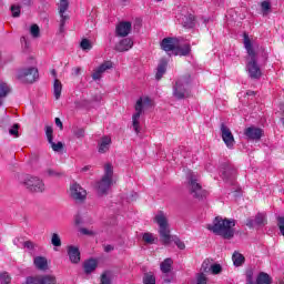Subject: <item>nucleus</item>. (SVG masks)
I'll use <instances>...</instances> for the list:
<instances>
[{"label":"nucleus","instance_id":"f257e3e1","mask_svg":"<svg viewBox=\"0 0 284 284\" xmlns=\"http://www.w3.org/2000/svg\"><path fill=\"white\" fill-rule=\"evenodd\" d=\"M153 221L159 225V234L163 245H170V242L173 241L179 250H185V243L181 241V239L178 236H171L170 221L168 220V214L165 212L158 211Z\"/></svg>","mask_w":284,"mask_h":284},{"label":"nucleus","instance_id":"f03ea898","mask_svg":"<svg viewBox=\"0 0 284 284\" xmlns=\"http://www.w3.org/2000/svg\"><path fill=\"white\" fill-rule=\"evenodd\" d=\"M236 226V220L223 219L221 216H216L213 220L212 224H207L206 229L216 236H222L226 241L234 239V227Z\"/></svg>","mask_w":284,"mask_h":284},{"label":"nucleus","instance_id":"7ed1b4c3","mask_svg":"<svg viewBox=\"0 0 284 284\" xmlns=\"http://www.w3.org/2000/svg\"><path fill=\"white\" fill-rule=\"evenodd\" d=\"M244 48L248 54L246 70L251 79H261V67L256 62V52L254 51V45H252V40H250V36L244 33Z\"/></svg>","mask_w":284,"mask_h":284},{"label":"nucleus","instance_id":"20e7f679","mask_svg":"<svg viewBox=\"0 0 284 284\" xmlns=\"http://www.w3.org/2000/svg\"><path fill=\"white\" fill-rule=\"evenodd\" d=\"M114 185V169L112 164L106 163L104 165V174L102 179L97 182L95 187L99 194H108V191Z\"/></svg>","mask_w":284,"mask_h":284},{"label":"nucleus","instance_id":"39448f33","mask_svg":"<svg viewBox=\"0 0 284 284\" xmlns=\"http://www.w3.org/2000/svg\"><path fill=\"white\" fill-rule=\"evenodd\" d=\"M152 105V100L150 98L144 97L140 98L136 103H135V113L132 116V125L134 129V132L139 134L141 132V126H140V119L141 114H143V111L148 108H151Z\"/></svg>","mask_w":284,"mask_h":284},{"label":"nucleus","instance_id":"423d86ee","mask_svg":"<svg viewBox=\"0 0 284 284\" xmlns=\"http://www.w3.org/2000/svg\"><path fill=\"white\" fill-rule=\"evenodd\" d=\"M20 183L29 192H33V193H37V194H39L41 192H45V183L39 176L24 175L20 180Z\"/></svg>","mask_w":284,"mask_h":284},{"label":"nucleus","instance_id":"0eeeda50","mask_svg":"<svg viewBox=\"0 0 284 284\" xmlns=\"http://www.w3.org/2000/svg\"><path fill=\"white\" fill-rule=\"evenodd\" d=\"M173 97L179 101L190 97V75L180 78L173 87Z\"/></svg>","mask_w":284,"mask_h":284},{"label":"nucleus","instance_id":"6e6552de","mask_svg":"<svg viewBox=\"0 0 284 284\" xmlns=\"http://www.w3.org/2000/svg\"><path fill=\"white\" fill-rule=\"evenodd\" d=\"M189 190L194 199H205L207 196V191L203 190L201 183H199V175L195 173H190L187 176Z\"/></svg>","mask_w":284,"mask_h":284},{"label":"nucleus","instance_id":"1a4fd4ad","mask_svg":"<svg viewBox=\"0 0 284 284\" xmlns=\"http://www.w3.org/2000/svg\"><path fill=\"white\" fill-rule=\"evenodd\" d=\"M18 79L21 83H34L39 79V70L34 67L21 69L18 72Z\"/></svg>","mask_w":284,"mask_h":284},{"label":"nucleus","instance_id":"9d476101","mask_svg":"<svg viewBox=\"0 0 284 284\" xmlns=\"http://www.w3.org/2000/svg\"><path fill=\"white\" fill-rule=\"evenodd\" d=\"M70 196L73 201H85L88 192L81 186V184L73 183L70 186Z\"/></svg>","mask_w":284,"mask_h":284},{"label":"nucleus","instance_id":"9b49d317","mask_svg":"<svg viewBox=\"0 0 284 284\" xmlns=\"http://www.w3.org/2000/svg\"><path fill=\"white\" fill-rule=\"evenodd\" d=\"M222 140L224 141L226 148H234V135L230 128H227L224 123L221 124Z\"/></svg>","mask_w":284,"mask_h":284},{"label":"nucleus","instance_id":"f8f14e48","mask_svg":"<svg viewBox=\"0 0 284 284\" xmlns=\"http://www.w3.org/2000/svg\"><path fill=\"white\" fill-rule=\"evenodd\" d=\"M67 254L69 256V260L74 265L79 264L81 262V251L74 245H69L67 247Z\"/></svg>","mask_w":284,"mask_h":284},{"label":"nucleus","instance_id":"ddd939ff","mask_svg":"<svg viewBox=\"0 0 284 284\" xmlns=\"http://www.w3.org/2000/svg\"><path fill=\"white\" fill-rule=\"evenodd\" d=\"M244 134L250 141H260L263 131L256 126H248L244 130Z\"/></svg>","mask_w":284,"mask_h":284},{"label":"nucleus","instance_id":"4468645a","mask_svg":"<svg viewBox=\"0 0 284 284\" xmlns=\"http://www.w3.org/2000/svg\"><path fill=\"white\" fill-rule=\"evenodd\" d=\"M106 70H112V62L105 61L97 68L92 74L93 81H99Z\"/></svg>","mask_w":284,"mask_h":284},{"label":"nucleus","instance_id":"2eb2a0df","mask_svg":"<svg viewBox=\"0 0 284 284\" xmlns=\"http://www.w3.org/2000/svg\"><path fill=\"white\" fill-rule=\"evenodd\" d=\"M254 225H267V215H265L264 213H257L255 216V220L253 219H248L246 221V226L247 227H254Z\"/></svg>","mask_w":284,"mask_h":284},{"label":"nucleus","instance_id":"dca6fc26","mask_svg":"<svg viewBox=\"0 0 284 284\" xmlns=\"http://www.w3.org/2000/svg\"><path fill=\"white\" fill-rule=\"evenodd\" d=\"M132 31V23L131 22H120L115 28L116 37H128Z\"/></svg>","mask_w":284,"mask_h":284},{"label":"nucleus","instance_id":"f3484780","mask_svg":"<svg viewBox=\"0 0 284 284\" xmlns=\"http://www.w3.org/2000/svg\"><path fill=\"white\" fill-rule=\"evenodd\" d=\"M110 145H112V139L108 135L101 138L98 143V152L100 154H105L110 150Z\"/></svg>","mask_w":284,"mask_h":284},{"label":"nucleus","instance_id":"a211bd4d","mask_svg":"<svg viewBox=\"0 0 284 284\" xmlns=\"http://www.w3.org/2000/svg\"><path fill=\"white\" fill-rule=\"evenodd\" d=\"M133 45L134 41H132V39L124 38L115 45V50L116 52H128Z\"/></svg>","mask_w":284,"mask_h":284},{"label":"nucleus","instance_id":"6ab92c4d","mask_svg":"<svg viewBox=\"0 0 284 284\" xmlns=\"http://www.w3.org/2000/svg\"><path fill=\"white\" fill-rule=\"evenodd\" d=\"M161 48L164 52H175L176 43L174 42V38H164L161 42Z\"/></svg>","mask_w":284,"mask_h":284},{"label":"nucleus","instance_id":"aec40b11","mask_svg":"<svg viewBox=\"0 0 284 284\" xmlns=\"http://www.w3.org/2000/svg\"><path fill=\"white\" fill-rule=\"evenodd\" d=\"M33 264L37 270H40L41 272H45V270H48V258H45L44 256L34 257Z\"/></svg>","mask_w":284,"mask_h":284},{"label":"nucleus","instance_id":"412c9836","mask_svg":"<svg viewBox=\"0 0 284 284\" xmlns=\"http://www.w3.org/2000/svg\"><path fill=\"white\" fill-rule=\"evenodd\" d=\"M166 70H168V61L161 60L159 65H158V71H156V74H155V79L158 81H161V79H163V74H165Z\"/></svg>","mask_w":284,"mask_h":284},{"label":"nucleus","instance_id":"4be33fe9","mask_svg":"<svg viewBox=\"0 0 284 284\" xmlns=\"http://www.w3.org/2000/svg\"><path fill=\"white\" fill-rule=\"evenodd\" d=\"M98 262L94 258L88 260L83 264L84 273L92 274L97 270Z\"/></svg>","mask_w":284,"mask_h":284},{"label":"nucleus","instance_id":"5701e85b","mask_svg":"<svg viewBox=\"0 0 284 284\" xmlns=\"http://www.w3.org/2000/svg\"><path fill=\"white\" fill-rule=\"evenodd\" d=\"M191 47L189 43H185L183 45L176 47L175 48V55L178 57H187V54H190L191 52Z\"/></svg>","mask_w":284,"mask_h":284},{"label":"nucleus","instance_id":"b1692460","mask_svg":"<svg viewBox=\"0 0 284 284\" xmlns=\"http://www.w3.org/2000/svg\"><path fill=\"white\" fill-rule=\"evenodd\" d=\"M62 90H63V84L59 81V79H55L53 83V97L54 99H57V101L61 99Z\"/></svg>","mask_w":284,"mask_h":284},{"label":"nucleus","instance_id":"393cba45","mask_svg":"<svg viewBox=\"0 0 284 284\" xmlns=\"http://www.w3.org/2000/svg\"><path fill=\"white\" fill-rule=\"evenodd\" d=\"M255 284H272V277L265 272H261L256 277Z\"/></svg>","mask_w":284,"mask_h":284},{"label":"nucleus","instance_id":"a878e982","mask_svg":"<svg viewBox=\"0 0 284 284\" xmlns=\"http://www.w3.org/2000/svg\"><path fill=\"white\" fill-rule=\"evenodd\" d=\"M40 284H57V276L52 274L39 275Z\"/></svg>","mask_w":284,"mask_h":284},{"label":"nucleus","instance_id":"bb28decb","mask_svg":"<svg viewBox=\"0 0 284 284\" xmlns=\"http://www.w3.org/2000/svg\"><path fill=\"white\" fill-rule=\"evenodd\" d=\"M232 261L235 267H241V265L245 263V256L239 252H235L233 253Z\"/></svg>","mask_w":284,"mask_h":284},{"label":"nucleus","instance_id":"cd10ccee","mask_svg":"<svg viewBox=\"0 0 284 284\" xmlns=\"http://www.w3.org/2000/svg\"><path fill=\"white\" fill-rule=\"evenodd\" d=\"M172 258H165L160 265L161 272L163 274L170 273L172 271Z\"/></svg>","mask_w":284,"mask_h":284},{"label":"nucleus","instance_id":"c85d7f7f","mask_svg":"<svg viewBox=\"0 0 284 284\" xmlns=\"http://www.w3.org/2000/svg\"><path fill=\"white\" fill-rule=\"evenodd\" d=\"M8 94H10V87L7 83L1 82L0 83V99H6V97H8ZM0 105H1V101H0Z\"/></svg>","mask_w":284,"mask_h":284},{"label":"nucleus","instance_id":"c756f323","mask_svg":"<svg viewBox=\"0 0 284 284\" xmlns=\"http://www.w3.org/2000/svg\"><path fill=\"white\" fill-rule=\"evenodd\" d=\"M51 245H53V247H61V235H59V233L51 234Z\"/></svg>","mask_w":284,"mask_h":284},{"label":"nucleus","instance_id":"7c9ffc66","mask_svg":"<svg viewBox=\"0 0 284 284\" xmlns=\"http://www.w3.org/2000/svg\"><path fill=\"white\" fill-rule=\"evenodd\" d=\"M47 176H50L51 179H61L63 176V172L57 171L54 169H48L45 171Z\"/></svg>","mask_w":284,"mask_h":284},{"label":"nucleus","instance_id":"2f4dec72","mask_svg":"<svg viewBox=\"0 0 284 284\" xmlns=\"http://www.w3.org/2000/svg\"><path fill=\"white\" fill-rule=\"evenodd\" d=\"M212 262L210 260H204V262L202 263V266H201V272L202 274L205 273V274H210L211 270H212Z\"/></svg>","mask_w":284,"mask_h":284},{"label":"nucleus","instance_id":"473e14b6","mask_svg":"<svg viewBox=\"0 0 284 284\" xmlns=\"http://www.w3.org/2000/svg\"><path fill=\"white\" fill-rule=\"evenodd\" d=\"M70 8V2L68 0H61L59 3V14H65Z\"/></svg>","mask_w":284,"mask_h":284},{"label":"nucleus","instance_id":"72a5a7b5","mask_svg":"<svg viewBox=\"0 0 284 284\" xmlns=\"http://www.w3.org/2000/svg\"><path fill=\"white\" fill-rule=\"evenodd\" d=\"M54 130L52 129V126H45V136H47V141L48 143H52V141H54Z\"/></svg>","mask_w":284,"mask_h":284},{"label":"nucleus","instance_id":"f704fd0d","mask_svg":"<svg viewBox=\"0 0 284 284\" xmlns=\"http://www.w3.org/2000/svg\"><path fill=\"white\" fill-rule=\"evenodd\" d=\"M70 19L68 14H60V32H65V23Z\"/></svg>","mask_w":284,"mask_h":284},{"label":"nucleus","instance_id":"c9c22d12","mask_svg":"<svg viewBox=\"0 0 284 284\" xmlns=\"http://www.w3.org/2000/svg\"><path fill=\"white\" fill-rule=\"evenodd\" d=\"M144 284H156V277L152 273H146L143 277Z\"/></svg>","mask_w":284,"mask_h":284},{"label":"nucleus","instance_id":"e433bc0d","mask_svg":"<svg viewBox=\"0 0 284 284\" xmlns=\"http://www.w3.org/2000/svg\"><path fill=\"white\" fill-rule=\"evenodd\" d=\"M246 284H256L254 283V270L252 268L246 271Z\"/></svg>","mask_w":284,"mask_h":284},{"label":"nucleus","instance_id":"4c0bfd02","mask_svg":"<svg viewBox=\"0 0 284 284\" xmlns=\"http://www.w3.org/2000/svg\"><path fill=\"white\" fill-rule=\"evenodd\" d=\"M224 179H234L236 176V169H227L224 171Z\"/></svg>","mask_w":284,"mask_h":284},{"label":"nucleus","instance_id":"58836bf2","mask_svg":"<svg viewBox=\"0 0 284 284\" xmlns=\"http://www.w3.org/2000/svg\"><path fill=\"white\" fill-rule=\"evenodd\" d=\"M50 145H51L53 152H61L63 150V143L62 142L54 143V140H52Z\"/></svg>","mask_w":284,"mask_h":284},{"label":"nucleus","instance_id":"ea45409f","mask_svg":"<svg viewBox=\"0 0 284 284\" xmlns=\"http://www.w3.org/2000/svg\"><path fill=\"white\" fill-rule=\"evenodd\" d=\"M195 284H207V276H205V273H199L196 275V283Z\"/></svg>","mask_w":284,"mask_h":284},{"label":"nucleus","instance_id":"a19ab883","mask_svg":"<svg viewBox=\"0 0 284 284\" xmlns=\"http://www.w3.org/2000/svg\"><path fill=\"white\" fill-rule=\"evenodd\" d=\"M144 243H149L150 245H152V243H154V234L152 233H144L142 236Z\"/></svg>","mask_w":284,"mask_h":284},{"label":"nucleus","instance_id":"79ce46f5","mask_svg":"<svg viewBox=\"0 0 284 284\" xmlns=\"http://www.w3.org/2000/svg\"><path fill=\"white\" fill-rule=\"evenodd\" d=\"M80 48L83 50H92V42H90L88 39H83L80 43Z\"/></svg>","mask_w":284,"mask_h":284},{"label":"nucleus","instance_id":"37998d69","mask_svg":"<svg viewBox=\"0 0 284 284\" xmlns=\"http://www.w3.org/2000/svg\"><path fill=\"white\" fill-rule=\"evenodd\" d=\"M9 134L14 136V139H19V124H13V126L9 130Z\"/></svg>","mask_w":284,"mask_h":284},{"label":"nucleus","instance_id":"c03bdc74","mask_svg":"<svg viewBox=\"0 0 284 284\" xmlns=\"http://www.w3.org/2000/svg\"><path fill=\"white\" fill-rule=\"evenodd\" d=\"M211 274H221L223 272V267H221V264H212L211 266Z\"/></svg>","mask_w":284,"mask_h":284},{"label":"nucleus","instance_id":"a18cd8bd","mask_svg":"<svg viewBox=\"0 0 284 284\" xmlns=\"http://www.w3.org/2000/svg\"><path fill=\"white\" fill-rule=\"evenodd\" d=\"M101 284H112V280L110 278V273L105 272L101 275Z\"/></svg>","mask_w":284,"mask_h":284},{"label":"nucleus","instance_id":"49530a36","mask_svg":"<svg viewBox=\"0 0 284 284\" xmlns=\"http://www.w3.org/2000/svg\"><path fill=\"white\" fill-rule=\"evenodd\" d=\"M277 227H278L282 236H284V216L277 217Z\"/></svg>","mask_w":284,"mask_h":284},{"label":"nucleus","instance_id":"de8ad7c7","mask_svg":"<svg viewBox=\"0 0 284 284\" xmlns=\"http://www.w3.org/2000/svg\"><path fill=\"white\" fill-rule=\"evenodd\" d=\"M10 275L8 273L0 274V284H10Z\"/></svg>","mask_w":284,"mask_h":284},{"label":"nucleus","instance_id":"09e8293b","mask_svg":"<svg viewBox=\"0 0 284 284\" xmlns=\"http://www.w3.org/2000/svg\"><path fill=\"white\" fill-rule=\"evenodd\" d=\"M11 12H12V17H20L21 7L17 4L11 6Z\"/></svg>","mask_w":284,"mask_h":284},{"label":"nucleus","instance_id":"8fccbe9b","mask_svg":"<svg viewBox=\"0 0 284 284\" xmlns=\"http://www.w3.org/2000/svg\"><path fill=\"white\" fill-rule=\"evenodd\" d=\"M185 28H194V16H189L186 22H184Z\"/></svg>","mask_w":284,"mask_h":284},{"label":"nucleus","instance_id":"3c124183","mask_svg":"<svg viewBox=\"0 0 284 284\" xmlns=\"http://www.w3.org/2000/svg\"><path fill=\"white\" fill-rule=\"evenodd\" d=\"M30 32H31L32 37L37 38V37H39V32H41V30L39 29V26L32 24L30 28Z\"/></svg>","mask_w":284,"mask_h":284},{"label":"nucleus","instance_id":"603ef678","mask_svg":"<svg viewBox=\"0 0 284 284\" xmlns=\"http://www.w3.org/2000/svg\"><path fill=\"white\" fill-rule=\"evenodd\" d=\"M74 136H77V139H83V136H85V130L83 129H75L73 131Z\"/></svg>","mask_w":284,"mask_h":284},{"label":"nucleus","instance_id":"864d4df0","mask_svg":"<svg viewBox=\"0 0 284 284\" xmlns=\"http://www.w3.org/2000/svg\"><path fill=\"white\" fill-rule=\"evenodd\" d=\"M26 284H41L39 275L34 277H28Z\"/></svg>","mask_w":284,"mask_h":284},{"label":"nucleus","instance_id":"5fc2aeb1","mask_svg":"<svg viewBox=\"0 0 284 284\" xmlns=\"http://www.w3.org/2000/svg\"><path fill=\"white\" fill-rule=\"evenodd\" d=\"M261 6H262V11L264 12V14H267V12L270 11V8H271L270 2L264 1V2H262Z\"/></svg>","mask_w":284,"mask_h":284},{"label":"nucleus","instance_id":"6e6d98bb","mask_svg":"<svg viewBox=\"0 0 284 284\" xmlns=\"http://www.w3.org/2000/svg\"><path fill=\"white\" fill-rule=\"evenodd\" d=\"M34 246H36V245L33 244L32 241H27V242H23V243H22V248H23V247H27V250H33Z\"/></svg>","mask_w":284,"mask_h":284},{"label":"nucleus","instance_id":"4d7b16f0","mask_svg":"<svg viewBox=\"0 0 284 284\" xmlns=\"http://www.w3.org/2000/svg\"><path fill=\"white\" fill-rule=\"evenodd\" d=\"M13 244L17 245V247H20L21 250H23V242H21L20 239L13 240Z\"/></svg>","mask_w":284,"mask_h":284},{"label":"nucleus","instance_id":"13d9d810","mask_svg":"<svg viewBox=\"0 0 284 284\" xmlns=\"http://www.w3.org/2000/svg\"><path fill=\"white\" fill-rule=\"evenodd\" d=\"M80 232H81V234H84L87 236H90L93 234V232L88 229H80Z\"/></svg>","mask_w":284,"mask_h":284},{"label":"nucleus","instance_id":"bf43d9fd","mask_svg":"<svg viewBox=\"0 0 284 284\" xmlns=\"http://www.w3.org/2000/svg\"><path fill=\"white\" fill-rule=\"evenodd\" d=\"M55 125L60 128V130H63V122H61V119L55 118Z\"/></svg>","mask_w":284,"mask_h":284},{"label":"nucleus","instance_id":"052dcab7","mask_svg":"<svg viewBox=\"0 0 284 284\" xmlns=\"http://www.w3.org/2000/svg\"><path fill=\"white\" fill-rule=\"evenodd\" d=\"M73 74H74L75 77H79V74H81V68H74V69H73Z\"/></svg>","mask_w":284,"mask_h":284},{"label":"nucleus","instance_id":"680f3d73","mask_svg":"<svg viewBox=\"0 0 284 284\" xmlns=\"http://www.w3.org/2000/svg\"><path fill=\"white\" fill-rule=\"evenodd\" d=\"M90 168H92V166H90V165L83 166L81 169V172H88V171H90Z\"/></svg>","mask_w":284,"mask_h":284},{"label":"nucleus","instance_id":"e2e57ef3","mask_svg":"<svg viewBox=\"0 0 284 284\" xmlns=\"http://www.w3.org/2000/svg\"><path fill=\"white\" fill-rule=\"evenodd\" d=\"M113 247L111 245L105 246V252H112Z\"/></svg>","mask_w":284,"mask_h":284},{"label":"nucleus","instance_id":"0e129e2a","mask_svg":"<svg viewBox=\"0 0 284 284\" xmlns=\"http://www.w3.org/2000/svg\"><path fill=\"white\" fill-rule=\"evenodd\" d=\"M51 74H52V77H54V79H57V70H51Z\"/></svg>","mask_w":284,"mask_h":284},{"label":"nucleus","instance_id":"69168bd1","mask_svg":"<svg viewBox=\"0 0 284 284\" xmlns=\"http://www.w3.org/2000/svg\"><path fill=\"white\" fill-rule=\"evenodd\" d=\"M246 94H247V97H252V95H254V91H247Z\"/></svg>","mask_w":284,"mask_h":284},{"label":"nucleus","instance_id":"338daca9","mask_svg":"<svg viewBox=\"0 0 284 284\" xmlns=\"http://www.w3.org/2000/svg\"><path fill=\"white\" fill-rule=\"evenodd\" d=\"M31 0H24L26 6H30Z\"/></svg>","mask_w":284,"mask_h":284},{"label":"nucleus","instance_id":"774afa93","mask_svg":"<svg viewBox=\"0 0 284 284\" xmlns=\"http://www.w3.org/2000/svg\"><path fill=\"white\" fill-rule=\"evenodd\" d=\"M171 282H172V280H170V278L164 280V283H171Z\"/></svg>","mask_w":284,"mask_h":284}]
</instances>
